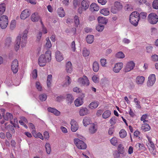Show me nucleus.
Returning a JSON list of instances; mask_svg holds the SVG:
<instances>
[{
  "label": "nucleus",
  "instance_id": "obj_18",
  "mask_svg": "<svg viewBox=\"0 0 158 158\" xmlns=\"http://www.w3.org/2000/svg\"><path fill=\"white\" fill-rule=\"evenodd\" d=\"M66 100L67 103L69 105H70L73 102L74 98L71 94H69L66 95Z\"/></svg>",
  "mask_w": 158,
  "mask_h": 158
},
{
  "label": "nucleus",
  "instance_id": "obj_17",
  "mask_svg": "<svg viewBox=\"0 0 158 158\" xmlns=\"http://www.w3.org/2000/svg\"><path fill=\"white\" fill-rule=\"evenodd\" d=\"M48 112L53 113L56 116H59L60 114V112L54 108L49 107L48 108Z\"/></svg>",
  "mask_w": 158,
  "mask_h": 158
},
{
  "label": "nucleus",
  "instance_id": "obj_22",
  "mask_svg": "<svg viewBox=\"0 0 158 158\" xmlns=\"http://www.w3.org/2000/svg\"><path fill=\"white\" fill-rule=\"evenodd\" d=\"M141 128L142 130L144 131H149L151 129L150 127L147 123L142 124Z\"/></svg>",
  "mask_w": 158,
  "mask_h": 158
},
{
  "label": "nucleus",
  "instance_id": "obj_62",
  "mask_svg": "<svg viewBox=\"0 0 158 158\" xmlns=\"http://www.w3.org/2000/svg\"><path fill=\"white\" fill-rule=\"evenodd\" d=\"M118 10V9L114 6L112 7L111 9V12L114 14L116 13L117 12Z\"/></svg>",
  "mask_w": 158,
  "mask_h": 158
},
{
  "label": "nucleus",
  "instance_id": "obj_16",
  "mask_svg": "<svg viewBox=\"0 0 158 158\" xmlns=\"http://www.w3.org/2000/svg\"><path fill=\"white\" fill-rule=\"evenodd\" d=\"M31 19L32 22H37L40 19V17L38 13L37 12H35L31 15Z\"/></svg>",
  "mask_w": 158,
  "mask_h": 158
},
{
  "label": "nucleus",
  "instance_id": "obj_33",
  "mask_svg": "<svg viewBox=\"0 0 158 158\" xmlns=\"http://www.w3.org/2000/svg\"><path fill=\"white\" fill-rule=\"evenodd\" d=\"M99 66L98 63L96 62L95 61L93 64V70L95 72H97L99 69Z\"/></svg>",
  "mask_w": 158,
  "mask_h": 158
},
{
  "label": "nucleus",
  "instance_id": "obj_10",
  "mask_svg": "<svg viewBox=\"0 0 158 158\" xmlns=\"http://www.w3.org/2000/svg\"><path fill=\"white\" fill-rule=\"evenodd\" d=\"M18 62L17 60H14L12 63L11 69L14 73H16L18 70Z\"/></svg>",
  "mask_w": 158,
  "mask_h": 158
},
{
  "label": "nucleus",
  "instance_id": "obj_23",
  "mask_svg": "<svg viewBox=\"0 0 158 158\" xmlns=\"http://www.w3.org/2000/svg\"><path fill=\"white\" fill-rule=\"evenodd\" d=\"M75 105L76 106H79L81 105L83 103L82 99L81 98H78L74 101Z\"/></svg>",
  "mask_w": 158,
  "mask_h": 158
},
{
  "label": "nucleus",
  "instance_id": "obj_53",
  "mask_svg": "<svg viewBox=\"0 0 158 158\" xmlns=\"http://www.w3.org/2000/svg\"><path fill=\"white\" fill-rule=\"evenodd\" d=\"M36 87L38 90L42 91V87L40 85V83L39 81H37L36 83Z\"/></svg>",
  "mask_w": 158,
  "mask_h": 158
},
{
  "label": "nucleus",
  "instance_id": "obj_37",
  "mask_svg": "<svg viewBox=\"0 0 158 158\" xmlns=\"http://www.w3.org/2000/svg\"><path fill=\"white\" fill-rule=\"evenodd\" d=\"M118 141V140L117 138L115 137H113L110 140L111 143L114 146H115L117 144Z\"/></svg>",
  "mask_w": 158,
  "mask_h": 158
},
{
  "label": "nucleus",
  "instance_id": "obj_14",
  "mask_svg": "<svg viewBox=\"0 0 158 158\" xmlns=\"http://www.w3.org/2000/svg\"><path fill=\"white\" fill-rule=\"evenodd\" d=\"M97 130L96 125L94 123L91 124L89 128V131L91 134H94L95 133Z\"/></svg>",
  "mask_w": 158,
  "mask_h": 158
},
{
  "label": "nucleus",
  "instance_id": "obj_41",
  "mask_svg": "<svg viewBox=\"0 0 158 158\" xmlns=\"http://www.w3.org/2000/svg\"><path fill=\"white\" fill-rule=\"evenodd\" d=\"M46 40L47 41V43L45 45V47L48 48H50L52 47V44L50 40H49V38L48 37L46 39Z\"/></svg>",
  "mask_w": 158,
  "mask_h": 158
},
{
  "label": "nucleus",
  "instance_id": "obj_3",
  "mask_svg": "<svg viewBox=\"0 0 158 158\" xmlns=\"http://www.w3.org/2000/svg\"><path fill=\"white\" fill-rule=\"evenodd\" d=\"M139 13L137 11L132 12L130 16L129 21L131 24L135 26H137L139 20Z\"/></svg>",
  "mask_w": 158,
  "mask_h": 158
},
{
  "label": "nucleus",
  "instance_id": "obj_7",
  "mask_svg": "<svg viewBox=\"0 0 158 158\" xmlns=\"http://www.w3.org/2000/svg\"><path fill=\"white\" fill-rule=\"evenodd\" d=\"M135 66L134 63L132 61L128 62L123 69V71L127 73L133 69Z\"/></svg>",
  "mask_w": 158,
  "mask_h": 158
},
{
  "label": "nucleus",
  "instance_id": "obj_5",
  "mask_svg": "<svg viewBox=\"0 0 158 158\" xmlns=\"http://www.w3.org/2000/svg\"><path fill=\"white\" fill-rule=\"evenodd\" d=\"M148 19L150 23L155 24L158 22V16L155 13H151L148 15Z\"/></svg>",
  "mask_w": 158,
  "mask_h": 158
},
{
  "label": "nucleus",
  "instance_id": "obj_34",
  "mask_svg": "<svg viewBox=\"0 0 158 158\" xmlns=\"http://www.w3.org/2000/svg\"><path fill=\"white\" fill-rule=\"evenodd\" d=\"M52 75L49 74L48 76L47 83L48 87H49L51 86L52 81Z\"/></svg>",
  "mask_w": 158,
  "mask_h": 158
},
{
  "label": "nucleus",
  "instance_id": "obj_20",
  "mask_svg": "<svg viewBox=\"0 0 158 158\" xmlns=\"http://www.w3.org/2000/svg\"><path fill=\"white\" fill-rule=\"evenodd\" d=\"M145 80V78L143 76H138L136 79V83L138 84L142 85L143 83Z\"/></svg>",
  "mask_w": 158,
  "mask_h": 158
},
{
  "label": "nucleus",
  "instance_id": "obj_44",
  "mask_svg": "<svg viewBox=\"0 0 158 158\" xmlns=\"http://www.w3.org/2000/svg\"><path fill=\"white\" fill-rule=\"evenodd\" d=\"M134 101L136 104V107L139 109L141 108V106L140 105V102L138 100V99L136 98H134Z\"/></svg>",
  "mask_w": 158,
  "mask_h": 158
},
{
  "label": "nucleus",
  "instance_id": "obj_43",
  "mask_svg": "<svg viewBox=\"0 0 158 158\" xmlns=\"http://www.w3.org/2000/svg\"><path fill=\"white\" fill-rule=\"evenodd\" d=\"M90 7L94 9V11H98L99 10V8L98 6L95 3H92L90 5Z\"/></svg>",
  "mask_w": 158,
  "mask_h": 158
},
{
  "label": "nucleus",
  "instance_id": "obj_35",
  "mask_svg": "<svg viewBox=\"0 0 158 158\" xmlns=\"http://www.w3.org/2000/svg\"><path fill=\"white\" fill-rule=\"evenodd\" d=\"M101 14L105 16H107L109 15L110 12L108 9L105 8L102 9L100 11Z\"/></svg>",
  "mask_w": 158,
  "mask_h": 158
},
{
  "label": "nucleus",
  "instance_id": "obj_15",
  "mask_svg": "<svg viewBox=\"0 0 158 158\" xmlns=\"http://www.w3.org/2000/svg\"><path fill=\"white\" fill-rule=\"evenodd\" d=\"M89 113V110L86 107H81L79 111V114L81 116H84Z\"/></svg>",
  "mask_w": 158,
  "mask_h": 158
},
{
  "label": "nucleus",
  "instance_id": "obj_36",
  "mask_svg": "<svg viewBox=\"0 0 158 158\" xmlns=\"http://www.w3.org/2000/svg\"><path fill=\"white\" fill-rule=\"evenodd\" d=\"M11 40V38L10 37L7 38L5 41V46L6 47H9L10 45Z\"/></svg>",
  "mask_w": 158,
  "mask_h": 158
},
{
  "label": "nucleus",
  "instance_id": "obj_42",
  "mask_svg": "<svg viewBox=\"0 0 158 158\" xmlns=\"http://www.w3.org/2000/svg\"><path fill=\"white\" fill-rule=\"evenodd\" d=\"M5 128L6 129H8V130L9 131H11L13 133H14L15 132V129L13 128V127L11 125H9L6 127V124L5 123Z\"/></svg>",
  "mask_w": 158,
  "mask_h": 158
},
{
  "label": "nucleus",
  "instance_id": "obj_50",
  "mask_svg": "<svg viewBox=\"0 0 158 158\" xmlns=\"http://www.w3.org/2000/svg\"><path fill=\"white\" fill-rule=\"evenodd\" d=\"M89 51H88L86 48H84L83 50V55L84 56H88L89 54Z\"/></svg>",
  "mask_w": 158,
  "mask_h": 158
},
{
  "label": "nucleus",
  "instance_id": "obj_51",
  "mask_svg": "<svg viewBox=\"0 0 158 158\" xmlns=\"http://www.w3.org/2000/svg\"><path fill=\"white\" fill-rule=\"evenodd\" d=\"M152 6L153 8L158 9V0H155L153 1Z\"/></svg>",
  "mask_w": 158,
  "mask_h": 158
},
{
  "label": "nucleus",
  "instance_id": "obj_29",
  "mask_svg": "<svg viewBox=\"0 0 158 158\" xmlns=\"http://www.w3.org/2000/svg\"><path fill=\"white\" fill-rule=\"evenodd\" d=\"M91 120L88 117H85L83 120V124L85 126H87L88 125L90 124Z\"/></svg>",
  "mask_w": 158,
  "mask_h": 158
},
{
  "label": "nucleus",
  "instance_id": "obj_38",
  "mask_svg": "<svg viewBox=\"0 0 158 158\" xmlns=\"http://www.w3.org/2000/svg\"><path fill=\"white\" fill-rule=\"evenodd\" d=\"M45 147L47 153L49 154L51 152V147L49 143H47L45 144Z\"/></svg>",
  "mask_w": 158,
  "mask_h": 158
},
{
  "label": "nucleus",
  "instance_id": "obj_27",
  "mask_svg": "<svg viewBox=\"0 0 158 158\" xmlns=\"http://www.w3.org/2000/svg\"><path fill=\"white\" fill-rule=\"evenodd\" d=\"M57 13L58 15L61 17H63L64 16L65 12L62 7L59 8L58 9Z\"/></svg>",
  "mask_w": 158,
  "mask_h": 158
},
{
  "label": "nucleus",
  "instance_id": "obj_24",
  "mask_svg": "<svg viewBox=\"0 0 158 158\" xmlns=\"http://www.w3.org/2000/svg\"><path fill=\"white\" fill-rule=\"evenodd\" d=\"M99 105V103L97 102H91L89 105V107L91 109L96 108Z\"/></svg>",
  "mask_w": 158,
  "mask_h": 158
},
{
  "label": "nucleus",
  "instance_id": "obj_4",
  "mask_svg": "<svg viewBox=\"0 0 158 158\" xmlns=\"http://www.w3.org/2000/svg\"><path fill=\"white\" fill-rule=\"evenodd\" d=\"M75 144L79 149L84 150L87 148L86 144L83 141L79 138H75L74 139Z\"/></svg>",
  "mask_w": 158,
  "mask_h": 158
},
{
  "label": "nucleus",
  "instance_id": "obj_21",
  "mask_svg": "<svg viewBox=\"0 0 158 158\" xmlns=\"http://www.w3.org/2000/svg\"><path fill=\"white\" fill-rule=\"evenodd\" d=\"M81 6L85 10L87 9L89 6V2L87 0H83L81 2Z\"/></svg>",
  "mask_w": 158,
  "mask_h": 158
},
{
  "label": "nucleus",
  "instance_id": "obj_9",
  "mask_svg": "<svg viewBox=\"0 0 158 158\" xmlns=\"http://www.w3.org/2000/svg\"><path fill=\"white\" fill-rule=\"evenodd\" d=\"M156 79L155 74L150 75L148 78V81L147 82V85L148 86H152L154 84Z\"/></svg>",
  "mask_w": 158,
  "mask_h": 158
},
{
  "label": "nucleus",
  "instance_id": "obj_57",
  "mask_svg": "<svg viewBox=\"0 0 158 158\" xmlns=\"http://www.w3.org/2000/svg\"><path fill=\"white\" fill-rule=\"evenodd\" d=\"M16 23L15 21V20H12L11 21L10 26V29L13 30L14 29L15 27Z\"/></svg>",
  "mask_w": 158,
  "mask_h": 158
},
{
  "label": "nucleus",
  "instance_id": "obj_19",
  "mask_svg": "<svg viewBox=\"0 0 158 158\" xmlns=\"http://www.w3.org/2000/svg\"><path fill=\"white\" fill-rule=\"evenodd\" d=\"M56 58L57 61H61L63 59V57L61 53L59 51H57L56 52Z\"/></svg>",
  "mask_w": 158,
  "mask_h": 158
},
{
  "label": "nucleus",
  "instance_id": "obj_48",
  "mask_svg": "<svg viewBox=\"0 0 158 158\" xmlns=\"http://www.w3.org/2000/svg\"><path fill=\"white\" fill-rule=\"evenodd\" d=\"M147 16V14L145 12H141L139 14V19H145L146 18Z\"/></svg>",
  "mask_w": 158,
  "mask_h": 158
},
{
  "label": "nucleus",
  "instance_id": "obj_64",
  "mask_svg": "<svg viewBox=\"0 0 158 158\" xmlns=\"http://www.w3.org/2000/svg\"><path fill=\"white\" fill-rule=\"evenodd\" d=\"M152 60L154 61H157L158 60V56L156 54L152 55Z\"/></svg>",
  "mask_w": 158,
  "mask_h": 158
},
{
  "label": "nucleus",
  "instance_id": "obj_26",
  "mask_svg": "<svg viewBox=\"0 0 158 158\" xmlns=\"http://www.w3.org/2000/svg\"><path fill=\"white\" fill-rule=\"evenodd\" d=\"M98 19L99 23L106 24L108 22L107 19L105 17L99 16Z\"/></svg>",
  "mask_w": 158,
  "mask_h": 158
},
{
  "label": "nucleus",
  "instance_id": "obj_52",
  "mask_svg": "<svg viewBox=\"0 0 158 158\" xmlns=\"http://www.w3.org/2000/svg\"><path fill=\"white\" fill-rule=\"evenodd\" d=\"M113 81L118 84H119L122 81V79L119 77H117L114 78Z\"/></svg>",
  "mask_w": 158,
  "mask_h": 158
},
{
  "label": "nucleus",
  "instance_id": "obj_1",
  "mask_svg": "<svg viewBox=\"0 0 158 158\" xmlns=\"http://www.w3.org/2000/svg\"><path fill=\"white\" fill-rule=\"evenodd\" d=\"M27 33L28 31L27 30H25L24 31L22 37V40L21 36L19 35L17 37L16 44L15 45V50L16 51L19 50L20 44L22 47H24L26 45Z\"/></svg>",
  "mask_w": 158,
  "mask_h": 158
},
{
  "label": "nucleus",
  "instance_id": "obj_13",
  "mask_svg": "<svg viewBox=\"0 0 158 158\" xmlns=\"http://www.w3.org/2000/svg\"><path fill=\"white\" fill-rule=\"evenodd\" d=\"M70 124L71 125V129L72 131L73 132H76L78 128L77 123L73 119L71 120Z\"/></svg>",
  "mask_w": 158,
  "mask_h": 158
},
{
  "label": "nucleus",
  "instance_id": "obj_8",
  "mask_svg": "<svg viewBox=\"0 0 158 158\" xmlns=\"http://www.w3.org/2000/svg\"><path fill=\"white\" fill-rule=\"evenodd\" d=\"M78 82L81 85L88 86L89 84V80L85 76H84L82 77H80L78 79Z\"/></svg>",
  "mask_w": 158,
  "mask_h": 158
},
{
  "label": "nucleus",
  "instance_id": "obj_56",
  "mask_svg": "<svg viewBox=\"0 0 158 158\" xmlns=\"http://www.w3.org/2000/svg\"><path fill=\"white\" fill-rule=\"evenodd\" d=\"M113 154L114 158H119L120 157V153L117 151H114Z\"/></svg>",
  "mask_w": 158,
  "mask_h": 158
},
{
  "label": "nucleus",
  "instance_id": "obj_11",
  "mask_svg": "<svg viewBox=\"0 0 158 158\" xmlns=\"http://www.w3.org/2000/svg\"><path fill=\"white\" fill-rule=\"evenodd\" d=\"M123 64L122 62H118L115 64L113 70L115 73H118L122 68Z\"/></svg>",
  "mask_w": 158,
  "mask_h": 158
},
{
  "label": "nucleus",
  "instance_id": "obj_58",
  "mask_svg": "<svg viewBox=\"0 0 158 158\" xmlns=\"http://www.w3.org/2000/svg\"><path fill=\"white\" fill-rule=\"evenodd\" d=\"M153 47L151 45H149L146 47L147 52L148 53H151L152 52Z\"/></svg>",
  "mask_w": 158,
  "mask_h": 158
},
{
  "label": "nucleus",
  "instance_id": "obj_55",
  "mask_svg": "<svg viewBox=\"0 0 158 158\" xmlns=\"http://www.w3.org/2000/svg\"><path fill=\"white\" fill-rule=\"evenodd\" d=\"M114 6L116 7L118 9H120L122 7V6L121 5V3L118 1L115 2Z\"/></svg>",
  "mask_w": 158,
  "mask_h": 158
},
{
  "label": "nucleus",
  "instance_id": "obj_61",
  "mask_svg": "<svg viewBox=\"0 0 158 158\" xmlns=\"http://www.w3.org/2000/svg\"><path fill=\"white\" fill-rule=\"evenodd\" d=\"M32 75L33 78H36L37 77V71L36 69L33 70L32 73Z\"/></svg>",
  "mask_w": 158,
  "mask_h": 158
},
{
  "label": "nucleus",
  "instance_id": "obj_28",
  "mask_svg": "<svg viewBox=\"0 0 158 158\" xmlns=\"http://www.w3.org/2000/svg\"><path fill=\"white\" fill-rule=\"evenodd\" d=\"M111 114V111L109 110H107L104 111L102 115L103 118L106 119L109 118Z\"/></svg>",
  "mask_w": 158,
  "mask_h": 158
},
{
  "label": "nucleus",
  "instance_id": "obj_2",
  "mask_svg": "<svg viewBox=\"0 0 158 158\" xmlns=\"http://www.w3.org/2000/svg\"><path fill=\"white\" fill-rule=\"evenodd\" d=\"M51 59V52L47 51L44 55H41L38 60L39 64L40 66H44L47 62H49Z\"/></svg>",
  "mask_w": 158,
  "mask_h": 158
},
{
  "label": "nucleus",
  "instance_id": "obj_31",
  "mask_svg": "<svg viewBox=\"0 0 158 158\" xmlns=\"http://www.w3.org/2000/svg\"><path fill=\"white\" fill-rule=\"evenodd\" d=\"M94 36L93 35H88L86 38L87 42L89 44L92 43L94 41Z\"/></svg>",
  "mask_w": 158,
  "mask_h": 158
},
{
  "label": "nucleus",
  "instance_id": "obj_6",
  "mask_svg": "<svg viewBox=\"0 0 158 158\" xmlns=\"http://www.w3.org/2000/svg\"><path fill=\"white\" fill-rule=\"evenodd\" d=\"M8 17L5 15L2 16L0 18V27L2 29H5L8 24Z\"/></svg>",
  "mask_w": 158,
  "mask_h": 158
},
{
  "label": "nucleus",
  "instance_id": "obj_25",
  "mask_svg": "<svg viewBox=\"0 0 158 158\" xmlns=\"http://www.w3.org/2000/svg\"><path fill=\"white\" fill-rule=\"evenodd\" d=\"M66 70L67 72L70 73L72 71V64L70 61H68L66 64Z\"/></svg>",
  "mask_w": 158,
  "mask_h": 158
},
{
  "label": "nucleus",
  "instance_id": "obj_54",
  "mask_svg": "<svg viewBox=\"0 0 158 158\" xmlns=\"http://www.w3.org/2000/svg\"><path fill=\"white\" fill-rule=\"evenodd\" d=\"M93 81L95 83H98L99 81V79L97 75L93 76L92 77Z\"/></svg>",
  "mask_w": 158,
  "mask_h": 158
},
{
  "label": "nucleus",
  "instance_id": "obj_60",
  "mask_svg": "<svg viewBox=\"0 0 158 158\" xmlns=\"http://www.w3.org/2000/svg\"><path fill=\"white\" fill-rule=\"evenodd\" d=\"M64 97L63 96H58L56 99V100L57 102H60L64 99Z\"/></svg>",
  "mask_w": 158,
  "mask_h": 158
},
{
  "label": "nucleus",
  "instance_id": "obj_39",
  "mask_svg": "<svg viewBox=\"0 0 158 158\" xmlns=\"http://www.w3.org/2000/svg\"><path fill=\"white\" fill-rule=\"evenodd\" d=\"M120 136L121 138H124L127 135V132L124 129H122L119 132Z\"/></svg>",
  "mask_w": 158,
  "mask_h": 158
},
{
  "label": "nucleus",
  "instance_id": "obj_47",
  "mask_svg": "<svg viewBox=\"0 0 158 158\" xmlns=\"http://www.w3.org/2000/svg\"><path fill=\"white\" fill-rule=\"evenodd\" d=\"M74 19L75 26L77 27L79 24V21L78 17L77 16H75L74 17Z\"/></svg>",
  "mask_w": 158,
  "mask_h": 158
},
{
  "label": "nucleus",
  "instance_id": "obj_45",
  "mask_svg": "<svg viewBox=\"0 0 158 158\" xmlns=\"http://www.w3.org/2000/svg\"><path fill=\"white\" fill-rule=\"evenodd\" d=\"M104 28L103 25L101 24H98L96 27V29L99 32H102Z\"/></svg>",
  "mask_w": 158,
  "mask_h": 158
},
{
  "label": "nucleus",
  "instance_id": "obj_63",
  "mask_svg": "<svg viewBox=\"0 0 158 158\" xmlns=\"http://www.w3.org/2000/svg\"><path fill=\"white\" fill-rule=\"evenodd\" d=\"M42 35V33L41 32H39L36 35L37 40L39 41Z\"/></svg>",
  "mask_w": 158,
  "mask_h": 158
},
{
  "label": "nucleus",
  "instance_id": "obj_30",
  "mask_svg": "<svg viewBox=\"0 0 158 158\" xmlns=\"http://www.w3.org/2000/svg\"><path fill=\"white\" fill-rule=\"evenodd\" d=\"M65 79L66 81L62 85V86L64 87H65L68 86L71 83V79L69 77V76H67Z\"/></svg>",
  "mask_w": 158,
  "mask_h": 158
},
{
  "label": "nucleus",
  "instance_id": "obj_49",
  "mask_svg": "<svg viewBox=\"0 0 158 158\" xmlns=\"http://www.w3.org/2000/svg\"><path fill=\"white\" fill-rule=\"evenodd\" d=\"M116 122V118L114 116L111 118L110 120V123L111 125H114Z\"/></svg>",
  "mask_w": 158,
  "mask_h": 158
},
{
  "label": "nucleus",
  "instance_id": "obj_46",
  "mask_svg": "<svg viewBox=\"0 0 158 158\" xmlns=\"http://www.w3.org/2000/svg\"><path fill=\"white\" fill-rule=\"evenodd\" d=\"M47 96L45 94H42L39 96L40 100L42 101H45L47 99Z\"/></svg>",
  "mask_w": 158,
  "mask_h": 158
},
{
  "label": "nucleus",
  "instance_id": "obj_12",
  "mask_svg": "<svg viewBox=\"0 0 158 158\" xmlns=\"http://www.w3.org/2000/svg\"><path fill=\"white\" fill-rule=\"evenodd\" d=\"M30 15V12L28 9H25L22 12L20 15V18L21 19H25L28 17Z\"/></svg>",
  "mask_w": 158,
  "mask_h": 158
},
{
  "label": "nucleus",
  "instance_id": "obj_32",
  "mask_svg": "<svg viewBox=\"0 0 158 158\" xmlns=\"http://www.w3.org/2000/svg\"><path fill=\"white\" fill-rule=\"evenodd\" d=\"M121 154H123L124 152V148L122 144L118 145V151Z\"/></svg>",
  "mask_w": 158,
  "mask_h": 158
},
{
  "label": "nucleus",
  "instance_id": "obj_40",
  "mask_svg": "<svg viewBox=\"0 0 158 158\" xmlns=\"http://www.w3.org/2000/svg\"><path fill=\"white\" fill-rule=\"evenodd\" d=\"M115 56L118 58L122 59L124 58L125 56L122 52H119L116 54Z\"/></svg>",
  "mask_w": 158,
  "mask_h": 158
},
{
  "label": "nucleus",
  "instance_id": "obj_59",
  "mask_svg": "<svg viewBox=\"0 0 158 158\" xmlns=\"http://www.w3.org/2000/svg\"><path fill=\"white\" fill-rule=\"evenodd\" d=\"M40 23L42 26V31L43 32L44 34L47 33V29L44 27V24L41 20H40Z\"/></svg>",
  "mask_w": 158,
  "mask_h": 158
}]
</instances>
